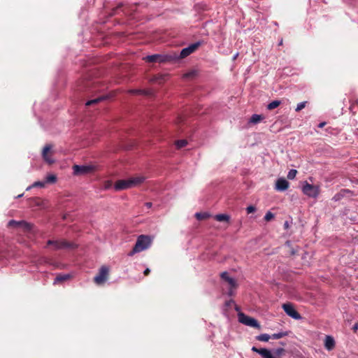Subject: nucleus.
I'll return each mask as SVG.
<instances>
[{
  "mask_svg": "<svg viewBox=\"0 0 358 358\" xmlns=\"http://www.w3.org/2000/svg\"><path fill=\"white\" fill-rule=\"evenodd\" d=\"M145 180L143 176H137L128 180H117L114 186L116 191L123 190L131 188L141 184Z\"/></svg>",
  "mask_w": 358,
  "mask_h": 358,
  "instance_id": "nucleus-1",
  "label": "nucleus"
},
{
  "mask_svg": "<svg viewBox=\"0 0 358 358\" xmlns=\"http://www.w3.org/2000/svg\"><path fill=\"white\" fill-rule=\"evenodd\" d=\"M152 243V239L150 236L141 235L138 237L136 242L132 249L128 254L129 256H133L134 254L141 252L148 249Z\"/></svg>",
  "mask_w": 358,
  "mask_h": 358,
  "instance_id": "nucleus-2",
  "label": "nucleus"
},
{
  "mask_svg": "<svg viewBox=\"0 0 358 358\" xmlns=\"http://www.w3.org/2000/svg\"><path fill=\"white\" fill-rule=\"evenodd\" d=\"M178 57L176 55L155 54L146 56L145 57H144V59L148 62L152 63H166L175 60Z\"/></svg>",
  "mask_w": 358,
  "mask_h": 358,
  "instance_id": "nucleus-3",
  "label": "nucleus"
},
{
  "mask_svg": "<svg viewBox=\"0 0 358 358\" xmlns=\"http://www.w3.org/2000/svg\"><path fill=\"white\" fill-rule=\"evenodd\" d=\"M238 318L239 322L246 326L254 327L258 329H261V326L256 319L249 317L243 313H239L238 314Z\"/></svg>",
  "mask_w": 358,
  "mask_h": 358,
  "instance_id": "nucleus-4",
  "label": "nucleus"
},
{
  "mask_svg": "<svg viewBox=\"0 0 358 358\" xmlns=\"http://www.w3.org/2000/svg\"><path fill=\"white\" fill-rule=\"evenodd\" d=\"M302 192L304 194L309 197L316 198L320 192L319 187L315 185L309 184L307 182H304L302 187Z\"/></svg>",
  "mask_w": 358,
  "mask_h": 358,
  "instance_id": "nucleus-5",
  "label": "nucleus"
},
{
  "mask_svg": "<svg viewBox=\"0 0 358 358\" xmlns=\"http://www.w3.org/2000/svg\"><path fill=\"white\" fill-rule=\"evenodd\" d=\"M47 244L48 245H53L54 248L55 250H60V249H65V248L73 249V248H75L76 247V245H75L74 243L68 242V241H64V240H62V241H51V240H49L47 242Z\"/></svg>",
  "mask_w": 358,
  "mask_h": 358,
  "instance_id": "nucleus-6",
  "label": "nucleus"
},
{
  "mask_svg": "<svg viewBox=\"0 0 358 358\" xmlns=\"http://www.w3.org/2000/svg\"><path fill=\"white\" fill-rule=\"evenodd\" d=\"M282 308L285 313L294 320H301V315L295 310L294 306L290 303H284Z\"/></svg>",
  "mask_w": 358,
  "mask_h": 358,
  "instance_id": "nucleus-7",
  "label": "nucleus"
},
{
  "mask_svg": "<svg viewBox=\"0 0 358 358\" xmlns=\"http://www.w3.org/2000/svg\"><path fill=\"white\" fill-rule=\"evenodd\" d=\"M108 275V268L106 266H101L98 275H96L94 278V281L96 285H101L104 283L107 278Z\"/></svg>",
  "mask_w": 358,
  "mask_h": 358,
  "instance_id": "nucleus-8",
  "label": "nucleus"
},
{
  "mask_svg": "<svg viewBox=\"0 0 358 358\" xmlns=\"http://www.w3.org/2000/svg\"><path fill=\"white\" fill-rule=\"evenodd\" d=\"M201 44V41H197L194 43L189 45L188 47L183 48L180 53L179 57L176 55L178 58H185L194 52Z\"/></svg>",
  "mask_w": 358,
  "mask_h": 358,
  "instance_id": "nucleus-9",
  "label": "nucleus"
},
{
  "mask_svg": "<svg viewBox=\"0 0 358 358\" xmlns=\"http://www.w3.org/2000/svg\"><path fill=\"white\" fill-rule=\"evenodd\" d=\"M73 170L74 175H85L92 172L94 170V166L90 165H74L73 166Z\"/></svg>",
  "mask_w": 358,
  "mask_h": 358,
  "instance_id": "nucleus-10",
  "label": "nucleus"
},
{
  "mask_svg": "<svg viewBox=\"0 0 358 358\" xmlns=\"http://www.w3.org/2000/svg\"><path fill=\"white\" fill-rule=\"evenodd\" d=\"M8 227H22L27 231H29L31 229L32 225L24 220L16 221L14 220H11L8 223Z\"/></svg>",
  "mask_w": 358,
  "mask_h": 358,
  "instance_id": "nucleus-11",
  "label": "nucleus"
},
{
  "mask_svg": "<svg viewBox=\"0 0 358 358\" xmlns=\"http://www.w3.org/2000/svg\"><path fill=\"white\" fill-rule=\"evenodd\" d=\"M289 185V182L283 178H278L275 182V188L280 192L285 191L288 189Z\"/></svg>",
  "mask_w": 358,
  "mask_h": 358,
  "instance_id": "nucleus-12",
  "label": "nucleus"
},
{
  "mask_svg": "<svg viewBox=\"0 0 358 358\" xmlns=\"http://www.w3.org/2000/svg\"><path fill=\"white\" fill-rule=\"evenodd\" d=\"M220 276L222 280L226 281L229 285L231 289L236 287L237 284L236 280L233 278L229 277V273L227 272H222Z\"/></svg>",
  "mask_w": 358,
  "mask_h": 358,
  "instance_id": "nucleus-13",
  "label": "nucleus"
},
{
  "mask_svg": "<svg viewBox=\"0 0 358 358\" xmlns=\"http://www.w3.org/2000/svg\"><path fill=\"white\" fill-rule=\"evenodd\" d=\"M52 147L50 145H46L43 149V152H42V156H43V159L48 164H52L55 161L50 158L49 156H48V152L50 151Z\"/></svg>",
  "mask_w": 358,
  "mask_h": 358,
  "instance_id": "nucleus-14",
  "label": "nucleus"
},
{
  "mask_svg": "<svg viewBox=\"0 0 358 358\" xmlns=\"http://www.w3.org/2000/svg\"><path fill=\"white\" fill-rule=\"evenodd\" d=\"M324 347L329 351L334 349V348L335 347V341L332 336H326L324 340Z\"/></svg>",
  "mask_w": 358,
  "mask_h": 358,
  "instance_id": "nucleus-15",
  "label": "nucleus"
},
{
  "mask_svg": "<svg viewBox=\"0 0 358 358\" xmlns=\"http://www.w3.org/2000/svg\"><path fill=\"white\" fill-rule=\"evenodd\" d=\"M71 277V276L70 274H59V275H57V277L54 280L53 284L56 285L61 282L70 279Z\"/></svg>",
  "mask_w": 358,
  "mask_h": 358,
  "instance_id": "nucleus-16",
  "label": "nucleus"
},
{
  "mask_svg": "<svg viewBox=\"0 0 358 358\" xmlns=\"http://www.w3.org/2000/svg\"><path fill=\"white\" fill-rule=\"evenodd\" d=\"M259 355L263 358H273L271 351L266 348H259Z\"/></svg>",
  "mask_w": 358,
  "mask_h": 358,
  "instance_id": "nucleus-17",
  "label": "nucleus"
},
{
  "mask_svg": "<svg viewBox=\"0 0 358 358\" xmlns=\"http://www.w3.org/2000/svg\"><path fill=\"white\" fill-rule=\"evenodd\" d=\"M215 219L218 222H228L230 217L227 214H217L215 216Z\"/></svg>",
  "mask_w": 358,
  "mask_h": 358,
  "instance_id": "nucleus-18",
  "label": "nucleus"
},
{
  "mask_svg": "<svg viewBox=\"0 0 358 358\" xmlns=\"http://www.w3.org/2000/svg\"><path fill=\"white\" fill-rule=\"evenodd\" d=\"M271 338V336L267 334H262L256 336V339L259 341L267 342Z\"/></svg>",
  "mask_w": 358,
  "mask_h": 358,
  "instance_id": "nucleus-19",
  "label": "nucleus"
},
{
  "mask_svg": "<svg viewBox=\"0 0 358 358\" xmlns=\"http://www.w3.org/2000/svg\"><path fill=\"white\" fill-rule=\"evenodd\" d=\"M280 103H281L280 101L274 100L267 105V109L268 110L275 109V108L278 107L280 105Z\"/></svg>",
  "mask_w": 358,
  "mask_h": 358,
  "instance_id": "nucleus-20",
  "label": "nucleus"
},
{
  "mask_svg": "<svg viewBox=\"0 0 358 358\" xmlns=\"http://www.w3.org/2000/svg\"><path fill=\"white\" fill-rule=\"evenodd\" d=\"M45 185V182L44 181H36L34 182L31 186L27 188V190L31 189L32 187H44Z\"/></svg>",
  "mask_w": 358,
  "mask_h": 358,
  "instance_id": "nucleus-21",
  "label": "nucleus"
},
{
  "mask_svg": "<svg viewBox=\"0 0 358 358\" xmlns=\"http://www.w3.org/2000/svg\"><path fill=\"white\" fill-rule=\"evenodd\" d=\"M57 181V177L54 174L48 175L45 178V182L46 183H55Z\"/></svg>",
  "mask_w": 358,
  "mask_h": 358,
  "instance_id": "nucleus-22",
  "label": "nucleus"
},
{
  "mask_svg": "<svg viewBox=\"0 0 358 358\" xmlns=\"http://www.w3.org/2000/svg\"><path fill=\"white\" fill-rule=\"evenodd\" d=\"M130 93L137 94H144V95H150L151 92L150 91L144 90H131L129 91Z\"/></svg>",
  "mask_w": 358,
  "mask_h": 358,
  "instance_id": "nucleus-23",
  "label": "nucleus"
},
{
  "mask_svg": "<svg viewBox=\"0 0 358 358\" xmlns=\"http://www.w3.org/2000/svg\"><path fill=\"white\" fill-rule=\"evenodd\" d=\"M288 335L287 331H282L276 334H273L271 336L273 339H279Z\"/></svg>",
  "mask_w": 358,
  "mask_h": 358,
  "instance_id": "nucleus-24",
  "label": "nucleus"
},
{
  "mask_svg": "<svg viewBox=\"0 0 358 358\" xmlns=\"http://www.w3.org/2000/svg\"><path fill=\"white\" fill-rule=\"evenodd\" d=\"M262 120V116L260 115L254 114L250 118V122L257 124Z\"/></svg>",
  "mask_w": 358,
  "mask_h": 358,
  "instance_id": "nucleus-25",
  "label": "nucleus"
},
{
  "mask_svg": "<svg viewBox=\"0 0 358 358\" xmlns=\"http://www.w3.org/2000/svg\"><path fill=\"white\" fill-rule=\"evenodd\" d=\"M105 99L104 96H100L99 98H96V99H92V100H90L88 101L87 103H86V106H91L92 104H95L96 103H99L101 101Z\"/></svg>",
  "mask_w": 358,
  "mask_h": 358,
  "instance_id": "nucleus-26",
  "label": "nucleus"
},
{
  "mask_svg": "<svg viewBox=\"0 0 358 358\" xmlns=\"http://www.w3.org/2000/svg\"><path fill=\"white\" fill-rule=\"evenodd\" d=\"M195 216L197 220H201L208 218L210 215L206 213H196Z\"/></svg>",
  "mask_w": 358,
  "mask_h": 358,
  "instance_id": "nucleus-27",
  "label": "nucleus"
},
{
  "mask_svg": "<svg viewBox=\"0 0 358 358\" xmlns=\"http://www.w3.org/2000/svg\"><path fill=\"white\" fill-rule=\"evenodd\" d=\"M347 192H348V190L343 189L341 192L334 196L333 200H334L335 201H339L344 196V193Z\"/></svg>",
  "mask_w": 358,
  "mask_h": 358,
  "instance_id": "nucleus-28",
  "label": "nucleus"
},
{
  "mask_svg": "<svg viewBox=\"0 0 358 358\" xmlns=\"http://www.w3.org/2000/svg\"><path fill=\"white\" fill-rule=\"evenodd\" d=\"M296 173H297V171L296 169L289 170L287 173V178L289 180H293L296 177Z\"/></svg>",
  "mask_w": 358,
  "mask_h": 358,
  "instance_id": "nucleus-29",
  "label": "nucleus"
},
{
  "mask_svg": "<svg viewBox=\"0 0 358 358\" xmlns=\"http://www.w3.org/2000/svg\"><path fill=\"white\" fill-rule=\"evenodd\" d=\"M187 144V141L186 140H179L176 142V145L177 148H182L185 147Z\"/></svg>",
  "mask_w": 358,
  "mask_h": 358,
  "instance_id": "nucleus-30",
  "label": "nucleus"
},
{
  "mask_svg": "<svg viewBox=\"0 0 358 358\" xmlns=\"http://www.w3.org/2000/svg\"><path fill=\"white\" fill-rule=\"evenodd\" d=\"M306 103H307L306 101H303V102L298 103L295 110L296 112L301 110L303 108H304L306 107Z\"/></svg>",
  "mask_w": 358,
  "mask_h": 358,
  "instance_id": "nucleus-31",
  "label": "nucleus"
},
{
  "mask_svg": "<svg viewBox=\"0 0 358 358\" xmlns=\"http://www.w3.org/2000/svg\"><path fill=\"white\" fill-rule=\"evenodd\" d=\"M273 217L274 215L271 212L268 211L264 216V220L268 222L272 220Z\"/></svg>",
  "mask_w": 358,
  "mask_h": 358,
  "instance_id": "nucleus-32",
  "label": "nucleus"
},
{
  "mask_svg": "<svg viewBox=\"0 0 358 358\" xmlns=\"http://www.w3.org/2000/svg\"><path fill=\"white\" fill-rule=\"evenodd\" d=\"M256 210V208L255 206H249L248 207H247L246 208V211L248 214L250 213H254L255 211Z\"/></svg>",
  "mask_w": 358,
  "mask_h": 358,
  "instance_id": "nucleus-33",
  "label": "nucleus"
},
{
  "mask_svg": "<svg viewBox=\"0 0 358 358\" xmlns=\"http://www.w3.org/2000/svg\"><path fill=\"white\" fill-rule=\"evenodd\" d=\"M196 74V72L195 71H191V72H189L186 74H185V78H192L194 76V75Z\"/></svg>",
  "mask_w": 358,
  "mask_h": 358,
  "instance_id": "nucleus-34",
  "label": "nucleus"
},
{
  "mask_svg": "<svg viewBox=\"0 0 358 358\" xmlns=\"http://www.w3.org/2000/svg\"><path fill=\"white\" fill-rule=\"evenodd\" d=\"M283 352H284V349L283 348H278V349L275 350V353L277 355H280Z\"/></svg>",
  "mask_w": 358,
  "mask_h": 358,
  "instance_id": "nucleus-35",
  "label": "nucleus"
},
{
  "mask_svg": "<svg viewBox=\"0 0 358 358\" xmlns=\"http://www.w3.org/2000/svg\"><path fill=\"white\" fill-rule=\"evenodd\" d=\"M252 350L253 352H257V353H258V354H259V348H256V347L253 346V347L252 348Z\"/></svg>",
  "mask_w": 358,
  "mask_h": 358,
  "instance_id": "nucleus-36",
  "label": "nucleus"
},
{
  "mask_svg": "<svg viewBox=\"0 0 358 358\" xmlns=\"http://www.w3.org/2000/svg\"><path fill=\"white\" fill-rule=\"evenodd\" d=\"M162 77H163L162 76H156V77H155L154 79H152V81H157L158 79H159V78L162 79Z\"/></svg>",
  "mask_w": 358,
  "mask_h": 358,
  "instance_id": "nucleus-37",
  "label": "nucleus"
},
{
  "mask_svg": "<svg viewBox=\"0 0 358 358\" xmlns=\"http://www.w3.org/2000/svg\"><path fill=\"white\" fill-rule=\"evenodd\" d=\"M152 206V203L151 202H147L145 203V206L148 208H151Z\"/></svg>",
  "mask_w": 358,
  "mask_h": 358,
  "instance_id": "nucleus-38",
  "label": "nucleus"
},
{
  "mask_svg": "<svg viewBox=\"0 0 358 358\" xmlns=\"http://www.w3.org/2000/svg\"><path fill=\"white\" fill-rule=\"evenodd\" d=\"M325 124H326V122H320V123L318 124V127H319L320 128H322Z\"/></svg>",
  "mask_w": 358,
  "mask_h": 358,
  "instance_id": "nucleus-39",
  "label": "nucleus"
},
{
  "mask_svg": "<svg viewBox=\"0 0 358 358\" xmlns=\"http://www.w3.org/2000/svg\"><path fill=\"white\" fill-rule=\"evenodd\" d=\"M150 272V270L149 268H146L145 271H144V274L145 275H148Z\"/></svg>",
  "mask_w": 358,
  "mask_h": 358,
  "instance_id": "nucleus-40",
  "label": "nucleus"
},
{
  "mask_svg": "<svg viewBox=\"0 0 358 358\" xmlns=\"http://www.w3.org/2000/svg\"><path fill=\"white\" fill-rule=\"evenodd\" d=\"M353 329L355 330H357L358 329V324L357 323L354 325Z\"/></svg>",
  "mask_w": 358,
  "mask_h": 358,
  "instance_id": "nucleus-41",
  "label": "nucleus"
},
{
  "mask_svg": "<svg viewBox=\"0 0 358 358\" xmlns=\"http://www.w3.org/2000/svg\"><path fill=\"white\" fill-rule=\"evenodd\" d=\"M238 55V53H236L235 55H234L233 60H235L237 58Z\"/></svg>",
  "mask_w": 358,
  "mask_h": 358,
  "instance_id": "nucleus-42",
  "label": "nucleus"
},
{
  "mask_svg": "<svg viewBox=\"0 0 358 358\" xmlns=\"http://www.w3.org/2000/svg\"><path fill=\"white\" fill-rule=\"evenodd\" d=\"M284 226L285 228H287L289 227V224L287 222H285V224H284Z\"/></svg>",
  "mask_w": 358,
  "mask_h": 358,
  "instance_id": "nucleus-43",
  "label": "nucleus"
},
{
  "mask_svg": "<svg viewBox=\"0 0 358 358\" xmlns=\"http://www.w3.org/2000/svg\"><path fill=\"white\" fill-rule=\"evenodd\" d=\"M233 294V292L231 289L229 291V295L231 296Z\"/></svg>",
  "mask_w": 358,
  "mask_h": 358,
  "instance_id": "nucleus-44",
  "label": "nucleus"
},
{
  "mask_svg": "<svg viewBox=\"0 0 358 358\" xmlns=\"http://www.w3.org/2000/svg\"><path fill=\"white\" fill-rule=\"evenodd\" d=\"M295 254V251L294 250H292V255H294Z\"/></svg>",
  "mask_w": 358,
  "mask_h": 358,
  "instance_id": "nucleus-45",
  "label": "nucleus"
},
{
  "mask_svg": "<svg viewBox=\"0 0 358 358\" xmlns=\"http://www.w3.org/2000/svg\"><path fill=\"white\" fill-rule=\"evenodd\" d=\"M22 195H23V194H20V195H18V196H17V198H20V197L22 196Z\"/></svg>",
  "mask_w": 358,
  "mask_h": 358,
  "instance_id": "nucleus-46",
  "label": "nucleus"
},
{
  "mask_svg": "<svg viewBox=\"0 0 358 358\" xmlns=\"http://www.w3.org/2000/svg\"><path fill=\"white\" fill-rule=\"evenodd\" d=\"M282 43V41L281 40L279 43V45H281Z\"/></svg>",
  "mask_w": 358,
  "mask_h": 358,
  "instance_id": "nucleus-47",
  "label": "nucleus"
},
{
  "mask_svg": "<svg viewBox=\"0 0 358 358\" xmlns=\"http://www.w3.org/2000/svg\"><path fill=\"white\" fill-rule=\"evenodd\" d=\"M273 358H275V357H273Z\"/></svg>",
  "mask_w": 358,
  "mask_h": 358,
  "instance_id": "nucleus-48",
  "label": "nucleus"
}]
</instances>
